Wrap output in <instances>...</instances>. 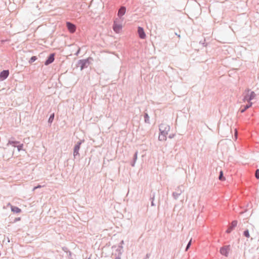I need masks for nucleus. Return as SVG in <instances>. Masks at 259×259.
Returning a JSON list of instances; mask_svg holds the SVG:
<instances>
[{"mask_svg": "<svg viewBox=\"0 0 259 259\" xmlns=\"http://www.w3.org/2000/svg\"><path fill=\"white\" fill-rule=\"evenodd\" d=\"M41 185H37V186H35L33 188V191L35 190V189H37V188H41Z\"/></svg>", "mask_w": 259, "mask_h": 259, "instance_id": "nucleus-31", "label": "nucleus"}, {"mask_svg": "<svg viewBox=\"0 0 259 259\" xmlns=\"http://www.w3.org/2000/svg\"><path fill=\"white\" fill-rule=\"evenodd\" d=\"M18 143V142L17 141H9L7 145H13L14 147H15V144Z\"/></svg>", "mask_w": 259, "mask_h": 259, "instance_id": "nucleus-26", "label": "nucleus"}, {"mask_svg": "<svg viewBox=\"0 0 259 259\" xmlns=\"http://www.w3.org/2000/svg\"><path fill=\"white\" fill-rule=\"evenodd\" d=\"M255 178L257 180L259 179V169H257L255 172Z\"/></svg>", "mask_w": 259, "mask_h": 259, "instance_id": "nucleus-27", "label": "nucleus"}, {"mask_svg": "<svg viewBox=\"0 0 259 259\" xmlns=\"http://www.w3.org/2000/svg\"><path fill=\"white\" fill-rule=\"evenodd\" d=\"M238 222L237 220H234L232 222V223L229 225L228 227L227 230L226 231V233L227 234L230 233L237 226Z\"/></svg>", "mask_w": 259, "mask_h": 259, "instance_id": "nucleus-8", "label": "nucleus"}, {"mask_svg": "<svg viewBox=\"0 0 259 259\" xmlns=\"http://www.w3.org/2000/svg\"><path fill=\"white\" fill-rule=\"evenodd\" d=\"M138 33L139 36L141 39H145L146 37V33L144 31V29L141 26L138 27Z\"/></svg>", "mask_w": 259, "mask_h": 259, "instance_id": "nucleus-9", "label": "nucleus"}, {"mask_svg": "<svg viewBox=\"0 0 259 259\" xmlns=\"http://www.w3.org/2000/svg\"><path fill=\"white\" fill-rule=\"evenodd\" d=\"M158 140L160 141H165L166 140V135L159 133Z\"/></svg>", "mask_w": 259, "mask_h": 259, "instance_id": "nucleus-19", "label": "nucleus"}, {"mask_svg": "<svg viewBox=\"0 0 259 259\" xmlns=\"http://www.w3.org/2000/svg\"><path fill=\"white\" fill-rule=\"evenodd\" d=\"M181 190H180V192H174L172 193V196L175 199L177 200L179 196L181 194Z\"/></svg>", "mask_w": 259, "mask_h": 259, "instance_id": "nucleus-20", "label": "nucleus"}, {"mask_svg": "<svg viewBox=\"0 0 259 259\" xmlns=\"http://www.w3.org/2000/svg\"><path fill=\"white\" fill-rule=\"evenodd\" d=\"M80 48H79V49H78V50L77 51V52L75 53V55L76 56H78V54H79V53H80Z\"/></svg>", "mask_w": 259, "mask_h": 259, "instance_id": "nucleus-32", "label": "nucleus"}, {"mask_svg": "<svg viewBox=\"0 0 259 259\" xmlns=\"http://www.w3.org/2000/svg\"><path fill=\"white\" fill-rule=\"evenodd\" d=\"M82 143V141H80L77 142L73 150V155L75 157L76 155L79 154V150L80 149V145Z\"/></svg>", "mask_w": 259, "mask_h": 259, "instance_id": "nucleus-11", "label": "nucleus"}, {"mask_svg": "<svg viewBox=\"0 0 259 259\" xmlns=\"http://www.w3.org/2000/svg\"><path fill=\"white\" fill-rule=\"evenodd\" d=\"M243 236L247 237V238H249V236H250V235H249V230L248 229H245L244 231H243Z\"/></svg>", "mask_w": 259, "mask_h": 259, "instance_id": "nucleus-22", "label": "nucleus"}, {"mask_svg": "<svg viewBox=\"0 0 259 259\" xmlns=\"http://www.w3.org/2000/svg\"><path fill=\"white\" fill-rule=\"evenodd\" d=\"M156 193L155 192H151L150 194V200L151 201V205L152 206H155V204L154 203V199L155 197Z\"/></svg>", "mask_w": 259, "mask_h": 259, "instance_id": "nucleus-16", "label": "nucleus"}, {"mask_svg": "<svg viewBox=\"0 0 259 259\" xmlns=\"http://www.w3.org/2000/svg\"><path fill=\"white\" fill-rule=\"evenodd\" d=\"M159 130L160 133H162V134L167 135L168 132L170 130V126L165 123H161L159 125Z\"/></svg>", "mask_w": 259, "mask_h": 259, "instance_id": "nucleus-7", "label": "nucleus"}, {"mask_svg": "<svg viewBox=\"0 0 259 259\" xmlns=\"http://www.w3.org/2000/svg\"><path fill=\"white\" fill-rule=\"evenodd\" d=\"M219 179L221 181H223L226 180L225 177L224 176L223 171L222 170L219 172Z\"/></svg>", "mask_w": 259, "mask_h": 259, "instance_id": "nucleus-21", "label": "nucleus"}, {"mask_svg": "<svg viewBox=\"0 0 259 259\" xmlns=\"http://www.w3.org/2000/svg\"><path fill=\"white\" fill-rule=\"evenodd\" d=\"M231 250L230 245H224L220 248V253L225 257H228Z\"/></svg>", "mask_w": 259, "mask_h": 259, "instance_id": "nucleus-6", "label": "nucleus"}, {"mask_svg": "<svg viewBox=\"0 0 259 259\" xmlns=\"http://www.w3.org/2000/svg\"><path fill=\"white\" fill-rule=\"evenodd\" d=\"M126 11V9L125 6H121L118 10V12H117L118 17L116 18V19H118L119 21H123L124 17L123 16L125 14Z\"/></svg>", "mask_w": 259, "mask_h": 259, "instance_id": "nucleus-5", "label": "nucleus"}, {"mask_svg": "<svg viewBox=\"0 0 259 259\" xmlns=\"http://www.w3.org/2000/svg\"><path fill=\"white\" fill-rule=\"evenodd\" d=\"M23 148V144L19 145L17 146V149L18 151H20Z\"/></svg>", "mask_w": 259, "mask_h": 259, "instance_id": "nucleus-28", "label": "nucleus"}, {"mask_svg": "<svg viewBox=\"0 0 259 259\" xmlns=\"http://www.w3.org/2000/svg\"><path fill=\"white\" fill-rule=\"evenodd\" d=\"M138 151H136L133 155L132 160L131 162V165L132 167H134L135 166L136 161L138 159Z\"/></svg>", "mask_w": 259, "mask_h": 259, "instance_id": "nucleus-14", "label": "nucleus"}, {"mask_svg": "<svg viewBox=\"0 0 259 259\" xmlns=\"http://www.w3.org/2000/svg\"><path fill=\"white\" fill-rule=\"evenodd\" d=\"M114 248L116 247L115 245L114 246Z\"/></svg>", "mask_w": 259, "mask_h": 259, "instance_id": "nucleus-37", "label": "nucleus"}, {"mask_svg": "<svg viewBox=\"0 0 259 259\" xmlns=\"http://www.w3.org/2000/svg\"><path fill=\"white\" fill-rule=\"evenodd\" d=\"M9 75V70H4L0 73V81H3L6 79Z\"/></svg>", "mask_w": 259, "mask_h": 259, "instance_id": "nucleus-10", "label": "nucleus"}, {"mask_svg": "<svg viewBox=\"0 0 259 259\" xmlns=\"http://www.w3.org/2000/svg\"><path fill=\"white\" fill-rule=\"evenodd\" d=\"M20 220V218H16L15 219V220L14 221V223H16L17 221H19Z\"/></svg>", "mask_w": 259, "mask_h": 259, "instance_id": "nucleus-33", "label": "nucleus"}, {"mask_svg": "<svg viewBox=\"0 0 259 259\" xmlns=\"http://www.w3.org/2000/svg\"><path fill=\"white\" fill-rule=\"evenodd\" d=\"M54 113L50 115V117L48 119V122L51 123L54 119Z\"/></svg>", "mask_w": 259, "mask_h": 259, "instance_id": "nucleus-24", "label": "nucleus"}, {"mask_svg": "<svg viewBox=\"0 0 259 259\" xmlns=\"http://www.w3.org/2000/svg\"><path fill=\"white\" fill-rule=\"evenodd\" d=\"M124 244V241L122 240H121L118 244V245L117 246V248L115 249L116 253H115V257L114 259H121V255L123 252V244Z\"/></svg>", "mask_w": 259, "mask_h": 259, "instance_id": "nucleus-2", "label": "nucleus"}, {"mask_svg": "<svg viewBox=\"0 0 259 259\" xmlns=\"http://www.w3.org/2000/svg\"><path fill=\"white\" fill-rule=\"evenodd\" d=\"M55 60V54H51L45 62V65H48L54 62Z\"/></svg>", "mask_w": 259, "mask_h": 259, "instance_id": "nucleus-12", "label": "nucleus"}, {"mask_svg": "<svg viewBox=\"0 0 259 259\" xmlns=\"http://www.w3.org/2000/svg\"><path fill=\"white\" fill-rule=\"evenodd\" d=\"M66 26H67L68 30L71 33H73L76 30V26L74 24H73L70 22H66Z\"/></svg>", "mask_w": 259, "mask_h": 259, "instance_id": "nucleus-13", "label": "nucleus"}, {"mask_svg": "<svg viewBox=\"0 0 259 259\" xmlns=\"http://www.w3.org/2000/svg\"><path fill=\"white\" fill-rule=\"evenodd\" d=\"M151 255V254L149 253H148L146 254L145 257L144 259H148Z\"/></svg>", "mask_w": 259, "mask_h": 259, "instance_id": "nucleus-29", "label": "nucleus"}, {"mask_svg": "<svg viewBox=\"0 0 259 259\" xmlns=\"http://www.w3.org/2000/svg\"><path fill=\"white\" fill-rule=\"evenodd\" d=\"M11 209L12 211L15 213H19L21 211V209L17 206L11 205Z\"/></svg>", "mask_w": 259, "mask_h": 259, "instance_id": "nucleus-17", "label": "nucleus"}, {"mask_svg": "<svg viewBox=\"0 0 259 259\" xmlns=\"http://www.w3.org/2000/svg\"><path fill=\"white\" fill-rule=\"evenodd\" d=\"M245 91L247 92V93L244 96L243 100L244 102L247 101L249 102L255 98L256 94L253 91H250L249 89L246 90Z\"/></svg>", "mask_w": 259, "mask_h": 259, "instance_id": "nucleus-4", "label": "nucleus"}, {"mask_svg": "<svg viewBox=\"0 0 259 259\" xmlns=\"http://www.w3.org/2000/svg\"><path fill=\"white\" fill-rule=\"evenodd\" d=\"M192 243V239H190V240L188 242V243L187 244V246L185 248V251H187L190 248Z\"/></svg>", "mask_w": 259, "mask_h": 259, "instance_id": "nucleus-23", "label": "nucleus"}, {"mask_svg": "<svg viewBox=\"0 0 259 259\" xmlns=\"http://www.w3.org/2000/svg\"><path fill=\"white\" fill-rule=\"evenodd\" d=\"M37 59V57L36 56H32L30 60H29V63H32L33 62H34L35 61H36Z\"/></svg>", "mask_w": 259, "mask_h": 259, "instance_id": "nucleus-25", "label": "nucleus"}, {"mask_svg": "<svg viewBox=\"0 0 259 259\" xmlns=\"http://www.w3.org/2000/svg\"><path fill=\"white\" fill-rule=\"evenodd\" d=\"M252 105V103L251 102H248V104L246 105H243L242 108L240 109V111L241 113L244 112L247 109L249 108Z\"/></svg>", "mask_w": 259, "mask_h": 259, "instance_id": "nucleus-15", "label": "nucleus"}, {"mask_svg": "<svg viewBox=\"0 0 259 259\" xmlns=\"http://www.w3.org/2000/svg\"><path fill=\"white\" fill-rule=\"evenodd\" d=\"M175 136V134H170L169 136H168V138L169 139H172L174 138V137Z\"/></svg>", "mask_w": 259, "mask_h": 259, "instance_id": "nucleus-30", "label": "nucleus"}, {"mask_svg": "<svg viewBox=\"0 0 259 259\" xmlns=\"http://www.w3.org/2000/svg\"><path fill=\"white\" fill-rule=\"evenodd\" d=\"M89 259H90V258H89Z\"/></svg>", "mask_w": 259, "mask_h": 259, "instance_id": "nucleus-38", "label": "nucleus"}, {"mask_svg": "<svg viewBox=\"0 0 259 259\" xmlns=\"http://www.w3.org/2000/svg\"><path fill=\"white\" fill-rule=\"evenodd\" d=\"M69 254L70 255H71V252L70 251H69Z\"/></svg>", "mask_w": 259, "mask_h": 259, "instance_id": "nucleus-35", "label": "nucleus"}, {"mask_svg": "<svg viewBox=\"0 0 259 259\" xmlns=\"http://www.w3.org/2000/svg\"><path fill=\"white\" fill-rule=\"evenodd\" d=\"M91 58H88L85 59L79 60L77 62V66L80 67V70L87 68L90 64V59Z\"/></svg>", "mask_w": 259, "mask_h": 259, "instance_id": "nucleus-1", "label": "nucleus"}, {"mask_svg": "<svg viewBox=\"0 0 259 259\" xmlns=\"http://www.w3.org/2000/svg\"><path fill=\"white\" fill-rule=\"evenodd\" d=\"M144 122L146 123H150V117L147 112L144 114Z\"/></svg>", "mask_w": 259, "mask_h": 259, "instance_id": "nucleus-18", "label": "nucleus"}, {"mask_svg": "<svg viewBox=\"0 0 259 259\" xmlns=\"http://www.w3.org/2000/svg\"><path fill=\"white\" fill-rule=\"evenodd\" d=\"M115 41H114V46H115Z\"/></svg>", "mask_w": 259, "mask_h": 259, "instance_id": "nucleus-36", "label": "nucleus"}, {"mask_svg": "<svg viewBox=\"0 0 259 259\" xmlns=\"http://www.w3.org/2000/svg\"><path fill=\"white\" fill-rule=\"evenodd\" d=\"M176 35H177L179 37H180V35L178 34L177 33H175Z\"/></svg>", "mask_w": 259, "mask_h": 259, "instance_id": "nucleus-34", "label": "nucleus"}, {"mask_svg": "<svg viewBox=\"0 0 259 259\" xmlns=\"http://www.w3.org/2000/svg\"><path fill=\"white\" fill-rule=\"evenodd\" d=\"M123 21H119L114 18V32L120 33L122 29Z\"/></svg>", "mask_w": 259, "mask_h": 259, "instance_id": "nucleus-3", "label": "nucleus"}]
</instances>
